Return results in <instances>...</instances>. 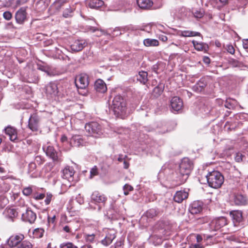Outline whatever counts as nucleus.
Instances as JSON below:
<instances>
[{
	"label": "nucleus",
	"mask_w": 248,
	"mask_h": 248,
	"mask_svg": "<svg viewBox=\"0 0 248 248\" xmlns=\"http://www.w3.org/2000/svg\"><path fill=\"white\" fill-rule=\"evenodd\" d=\"M89 78L86 74H81L76 77L75 84L78 89H85L89 85Z\"/></svg>",
	"instance_id": "nucleus-6"
},
{
	"label": "nucleus",
	"mask_w": 248,
	"mask_h": 248,
	"mask_svg": "<svg viewBox=\"0 0 248 248\" xmlns=\"http://www.w3.org/2000/svg\"><path fill=\"white\" fill-rule=\"evenodd\" d=\"M15 18L17 23L23 24L26 19V10L23 8L19 9L16 14Z\"/></svg>",
	"instance_id": "nucleus-20"
},
{
	"label": "nucleus",
	"mask_w": 248,
	"mask_h": 248,
	"mask_svg": "<svg viewBox=\"0 0 248 248\" xmlns=\"http://www.w3.org/2000/svg\"><path fill=\"white\" fill-rule=\"evenodd\" d=\"M3 214L6 218L12 221H14V219L18 216L17 211L12 207H7Z\"/></svg>",
	"instance_id": "nucleus-14"
},
{
	"label": "nucleus",
	"mask_w": 248,
	"mask_h": 248,
	"mask_svg": "<svg viewBox=\"0 0 248 248\" xmlns=\"http://www.w3.org/2000/svg\"><path fill=\"white\" fill-rule=\"evenodd\" d=\"M224 106L230 109H232L234 107V104L230 100H227L225 103Z\"/></svg>",
	"instance_id": "nucleus-47"
},
{
	"label": "nucleus",
	"mask_w": 248,
	"mask_h": 248,
	"mask_svg": "<svg viewBox=\"0 0 248 248\" xmlns=\"http://www.w3.org/2000/svg\"><path fill=\"white\" fill-rule=\"evenodd\" d=\"M227 218L225 217H221L213 219L211 223V226L212 228H214L215 230H217L227 225Z\"/></svg>",
	"instance_id": "nucleus-10"
},
{
	"label": "nucleus",
	"mask_w": 248,
	"mask_h": 248,
	"mask_svg": "<svg viewBox=\"0 0 248 248\" xmlns=\"http://www.w3.org/2000/svg\"><path fill=\"white\" fill-rule=\"evenodd\" d=\"M116 237V233L113 230H109L105 237L101 241L102 245L105 246L109 245Z\"/></svg>",
	"instance_id": "nucleus-19"
},
{
	"label": "nucleus",
	"mask_w": 248,
	"mask_h": 248,
	"mask_svg": "<svg viewBox=\"0 0 248 248\" xmlns=\"http://www.w3.org/2000/svg\"><path fill=\"white\" fill-rule=\"evenodd\" d=\"M203 62L205 63L209 64L210 62V59L208 57H204L203 58Z\"/></svg>",
	"instance_id": "nucleus-60"
},
{
	"label": "nucleus",
	"mask_w": 248,
	"mask_h": 248,
	"mask_svg": "<svg viewBox=\"0 0 248 248\" xmlns=\"http://www.w3.org/2000/svg\"><path fill=\"white\" fill-rule=\"evenodd\" d=\"M193 14L195 17L200 18L203 16L204 12L202 10H200V11L196 10L193 12Z\"/></svg>",
	"instance_id": "nucleus-45"
},
{
	"label": "nucleus",
	"mask_w": 248,
	"mask_h": 248,
	"mask_svg": "<svg viewBox=\"0 0 248 248\" xmlns=\"http://www.w3.org/2000/svg\"><path fill=\"white\" fill-rule=\"evenodd\" d=\"M160 39L163 41V42H166L168 40V38L166 36H165V35H162L161 37H160Z\"/></svg>",
	"instance_id": "nucleus-64"
},
{
	"label": "nucleus",
	"mask_w": 248,
	"mask_h": 248,
	"mask_svg": "<svg viewBox=\"0 0 248 248\" xmlns=\"http://www.w3.org/2000/svg\"><path fill=\"white\" fill-rule=\"evenodd\" d=\"M52 195L51 193H47L46 194V199L45 200V202L46 205H48L52 199Z\"/></svg>",
	"instance_id": "nucleus-51"
},
{
	"label": "nucleus",
	"mask_w": 248,
	"mask_h": 248,
	"mask_svg": "<svg viewBox=\"0 0 248 248\" xmlns=\"http://www.w3.org/2000/svg\"><path fill=\"white\" fill-rule=\"evenodd\" d=\"M233 200L236 205H244L246 203V197L242 194H235L234 195Z\"/></svg>",
	"instance_id": "nucleus-28"
},
{
	"label": "nucleus",
	"mask_w": 248,
	"mask_h": 248,
	"mask_svg": "<svg viewBox=\"0 0 248 248\" xmlns=\"http://www.w3.org/2000/svg\"><path fill=\"white\" fill-rule=\"evenodd\" d=\"M86 46L84 41L76 40L71 45V49L75 52L81 51Z\"/></svg>",
	"instance_id": "nucleus-24"
},
{
	"label": "nucleus",
	"mask_w": 248,
	"mask_h": 248,
	"mask_svg": "<svg viewBox=\"0 0 248 248\" xmlns=\"http://www.w3.org/2000/svg\"><path fill=\"white\" fill-rule=\"evenodd\" d=\"M179 35L183 37H191L200 36V33L199 32H195L190 31H180L178 33Z\"/></svg>",
	"instance_id": "nucleus-29"
},
{
	"label": "nucleus",
	"mask_w": 248,
	"mask_h": 248,
	"mask_svg": "<svg viewBox=\"0 0 248 248\" xmlns=\"http://www.w3.org/2000/svg\"><path fill=\"white\" fill-rule=\"evenodd\" d=\"M170 106L172 110L178 111L181 109L183 106L182 100L177 96L172 98L170 101Z\"/></svg>",
	"instance_id": "nucleus-15"
},
{
	"label": "nucleus",
	"mask_w": 248,
	"mask_h": 248,
	"mask_svg": "<svg viewBox=\"0 0 248 248\" xmlns=\"http://www.w3.org/2000/svg\"><path fill=\"white\" fill-rule=\"evenodd\" d=\"M92 201L95 204H101L104 205L107 198L98 191H94L91 196Z\"/></svg>",
	"instance_id": "nucleus-11"
},
{
	"label": "nucleus",
	"mask_w": 248,
	"mask_h": 248,
	"mask_svg": "<svg viewBox=\"0 0 248 248\" xmlns=\"http://www.w3.org/2000/svg\"><path fill=\"white\" fill-rule=\"evenodd\" d=\"M162 92L163 90L161 87L156 86L154 89L153 93L154 96L157 97L161 95Z\"/></svg>",
	"instance_id": "nucleus-37"
},
{
	"label": "nucleus",
	"mask_w": 248,
	"mask_h": 248,
	"mask_svg": "<svg viewBox=\"0 0 248 248\" xmlns=\"http://www.w3.org/2000/svg\"><path fill=\"white\" fill-rule=\"evenodd\" d=\"M203 203L199 201L193 202L189 207V211L193 215L200 213L202 210Z\"/></svg>",
	"instance_id": "nucleus-13"
},
{
	"label": "nucleus",
	"mask_w": 248,
	"mask_h": 248,
	"mask_svg": "<svg viewBox=\"0 0 248 248\" xmlns=\"http://www.w3.org/2000/svg\"><path fill=\"white\" fill-rule=\"evenodd\" d=\"M39 69L43 71L46 72L47 73V74L49 76L54 75L53 74L50 73V72L48 69H46L45 67H40L39 68Z\"/></svg>",
	"instance_id": "nucleus-56"
},
{
	"label": "nucleus",
	"mask_w": 248,
	"mask_h": 248,
	"mask_svg": "<svg viewBox=\"0 0 248 248\" xmlns=\"http://www.w3.org/2000/svg\"><path fill=\"white\" fill-rule=\"evenodd\" d=\"M40 118L35 114L31 115L28 121V127L32 131H37L39 129Z\"/></svg>",
	"instance_id": "nucleus-7"
},
{
	"label": "nucleus",
	"mask_w": 248,
	"mask_h": 248,
	"mask_svg": "<svg viewBox=\"0 0 248 248\" xmlns=\"http://www.w3.org/2000/svg\"><path fill=\"white\" fill-rule=\"evenodd\" d=\"M111 108L117 117L123 116L125 113L126 110L125 100L121 95L115 96L112 101Z\"/></svg>",
	"instance_id": "nucleus-3"
},
{
	"label": "nucleus",
	"mask_w": 248,
	"mask_h": 248,
	"mask_svg": "<svg viewBox=\"0 0 248 248\" xmlns=\"http://www.w3.org/2000/svg\"><path fill=\"white\" fill-rule=\"evenodd\" d=\"M85 130L91 136L97 137L103 134L101 125L97 122H92L85 126Z\"/></svg>",
	"instance_id": "nucleus-4"
},
{
	"label": "nucleus",
	"mask_w": 248,
	"mask_h": 248,
	"mask_svg": "<svg viewBox=\"0 0 248 248\" xmlns=\"http://www.w3.org/2000/svg\"><path fill=\"white\" fill-rule=\"evenodd\" d=\"M245 156L241 153H237L236 154L235 156V160L237 162H240L243 161V158H245Z\"/></svg>",
	"instance_id": "nucleus-44"
},
{
	"label": "nucleus",
	"mask_w": 248,
	"mask_h": 248,
	"mask_svg": "<svg viewBox=\"0 0 248 248\" xmlns=\"http://www.w3.org/2000/svg\"><path fill=\"white\" fill-rule=\"evenodd\" d=\"M204 176L209 186L214 188L220 187L224 181V176L218 171L209 172Z\"/></svg>",
	"instance_id": "nucleus-2"
},
{
	"label": "nucleus",
	"mask_w": 248,
	"mask_h": 248,
	"mask_svg": "<svg viewBox=\"0 0 248 248\" xmlns=\"http://www.w3.org/2000/svg\"><path fill=\"white\" fill-rule=\"evenodd\" d=\"M24 239L23 234L19 233L11 236L7 241V243L10 247L14 248L18 247L20 242Z\"/></svg>",
	"instance_id": "nucleus-8"
},
{
	"label": "nucleus",
	"mask_w": 248,
	"mask_h": 248,
	"mask_svg": "<svg viewBox=\"0 0 248 248\" xmlns=\"http://www.w3.org/2000/svg\"><path fill=\"white\" fill-rule=\"evenodd\" d=\"M69 142L72 146L79 147L80 146H83L85 141L81 136L76 135L72 137Z\"/></svg>",
	"instance_id": "nucleus-17"
},
{
	"label": "nucleus",
	"mask_w": 248,
	"mask_h": 248,
	"mask_svg": "<svg viewBox=\"0 0 248 248\" xmlns=\"http://www.w3.org/2000/svg\"><path fill=\"white\" fill-rule=\"evenodd\" d=\"M192 169L193 163L188 158H183L179 165L178 173L180 184L186 181Z\"/></svg>",
	"instance_id": "nucleus-1"
},
{
	"label": "nucleus",
	"mask_w": 248,
	"mask_h": 248,
	"mask_svg": "<svg viewBox=\"0 0 248 248\" xmlns=\"http://www.w3.org/2000/svg\"><path fill=\"white\" fill-rule=\"evenodd\" d=\"M158 214V210L155 208H151L148 210L144 215L142 217V219L147 217L148 219H153L154 217L157 216Z\"/></svg>",
	"instance_id": "nucleus-26"
},
{
	"label": "nucleus",
	"mask_w": 248,
	"mask_h": 248,
	"mask_svg": "<svg viewBox=\"0 0 248 248\" xmlns=\"http://www.w3.org/2000/svg\"><path fill=\"white\" fill-rule=\"evenodd\" d=\"M94 88L97 92L101 93H104L107 90L106 83L101 79H98L95 81Z\"/></svg>",
	"instance_id": "nucleus-22"
},
{
	"label": "nucleus",
	"mask_w": 248,
	"mask_h": 248,
	"mask_svg": "<svg viewBox=\"0 0 248 248\" xmlns=\"http://www.w3.org/2000/svg\"><path fill=\"white\" fill-rule=\"evenodd\" d=\"M229 0H213V2L216 3L217 4H219L217 6L218 7L222 6L226 4Z\"/></svg>",
	"instance_id": "nucleus-46"
},
{
	"label": "nucleus",
	"mask_w": 248,
	"mask_h": 248,
	"mask_svg": "<svg viewBox=\"0 0 248 248\" xmlns=\"http://www.w3.org/2000/svg\"><path fill=\"white\" fill-rule=\"evenodd\" d=\"M85 238L87 242H93L94 240L95 235L94 234H87Z\"/></svg>",
	"instance_id": "nucleus-50"
},
{
	"label": "nucleus",
	"mask_w": 248,
	"mask_h": 248,
	"mask_svg": "<svg viewBox=\"0 0 248 248\" xmlns=\"http://www.w3.org/2000/svg\"><path fill=\"white\" fill-rule=\"evenodd\" d=\"M36 164L35 162H31L28 166V173L31 177H35Z\"/></svg>",
	"instance_id": "nucleus-33"
},
{
	"label": "nucleus",
	"mask_w": 248,
	"mask_h": 248,
	"mask_svg": "<svg viewBox=\"0 0 248 248\" xmlns=\"http://www.w3.org/2000/svg\"><path fill=\"white\" fill-rule=\"evenodd\" d=\"M137 2L140 8L144 9L150 8L153 4L150 0H137Z\"/></svg>",
	"instance_id": "nucleus-27"
},
{
	"label": "nucleus",
	"mask_w": 248,
	"mask_h": 248,
	"mask_svg": "<svg viewBox=\"0 0 248 248\" xmlns=\"http://www.w3.org/2000/svg\"><path fill=\"white\" fill-rule=\"evenodd\" d=\"M227 51L231 54H233L235 52V49L233 46L231 45H227L226 46Z\"/></svg>",
	"instance_id": "nucleus-49"
},
{
	"label": "nucleus",
	"mask_w": 248,
	"mask_h": 248,
	"mask_svg": "<svg viewBox=\"0 0 248 248\" xmlns=\"http://www.w3.org/2000/svg\"><path fill=\"white\" fill-rule=\"evenodd\" d=\"M129 166V164L128 162H127L125 160H124V168L125 169H127L128 168Z\"/></svg>",
	"instance_id": "nucleus-61"
},
{
	"label": "nucleus",
	"mask_w": 248,
	"mask_h": 248,
	"mask_svg": "<svg viewBox=\"0 0 248 248\" xmlns=\"http://www.w3.org/2000/svg\"><path fill=\"white\" fill-rule=\"evenodd\" d=\"M124 193L125 195H127L129 192L133 190V187L128 184H125L123 187Z\"/></svg>",
	"instance_id": "nucleus-39"
},
{
	"label": "nucleus",
	"mask_w": 248,
	"mask_h": 248,
	"mask_svg": "<svg viewBox=\"0 0 248 248\" xmlns=\"http://www.w3.org/2000/svg\"><path fill=\"white\" fill-rule=\"evenodd\" d=\"M44 232L42 228H36L33 232V237L36 238H41L44 235Z\"/></svg>",
	"instance_id": "nucleus-34"
},
{
	"label": "nucleus",
	"mask_w": 248,
	"mask_h": 248,
	"mask_svg": "<svg viewBox=\"0 0 248 248\" xmlns=\"http://www.w3.org/2000/svg\"><path fill=\"white\" fill-rule=\"evenodd\" d=\"M148 74L145 71H140L139 73V75L138 76L137 79L140 82L145 84L147 80H148Z\"/></svg>",
	"instance_id": "nucleus-32"
},
{
	"label": "nucleus",
	"mask_w": 248,
	"mask_h": 248,
	"mask_svg": "<svg viewBox=\"0 0 248 248\" xmlns=\"http://www.w3.org/2000/svg\"><path fill=\"white\" fill-rule=\"evenodd\" d=\"M60 248H78L71 242L63 243L60 245Z\"/></svg>",
	"instance_id": "nucleus-38"
},
{
	"label": "nucleus",
	"mask_w": 248,
	"mask_h": 248,
	"mask_svg": "<svg viewBox=\"0 0 248 248\" xmlns=\"http://www.w3.org/2000/svg\"><path fill=\"white\" fill-rule=\"evenodd\" d=\"M45 162L44 158L41 155H37L34 158V162L38 165H41Z\"/></svg>",
	"instance_id": "nucleus-41"
},
{
	"label": "nucleus",
	"mask_w": 248,
	"mask_h": 248,
	"mask_svg": "<svg viewBox=\"0 0 248 248\" xmlns=\"http://www.w3.org/2000/svg\"><path fill=\"white\" fill-rule=\"evenodd\" d=\"M86 3L91 8L97 9L103 5L104 2L101 0H87Z\"/></svg>",
	"instance_id": "nucleus-25"
},
{
	"label": "nucleus",
	"mask_w": 248,
	"mask_h": 248,
	"mask_svg": "<svg viewBox=\"0 0 248 248\" xmlns=\"http://www.w3.org/2000/svg\"><path fill=\"white\" fill-rule=\"evenodd\" d=\"M230 215L232 220L234 226L237 227L242 220V212L238 210H233L230 212Z\"/></svg>",
	"instance_id": "nucleus-12"
},
{
	"label": "nucleus",
	"mask_w": 248,
	"mask_h": 248,
	"mask_svg": "<svg viewBox=\"0 0 248 248\" xmlns=\"http://www.w3.org/2000/svg\"><path fill=\"white\" fill-rule=\"evenodd\" d=\"M233 149V147L232 145H228L225 147L224 149V154L226 155H229L230 153L229 151L232 150Z\"/></svg>",
	"instance_id": "nucleus-52"
},
{
	"label": "nucleus",
	"mask_w": 248,
	"mask_h": 248,
	"mask_svg": "<svg viewBox=\"0 0 248 248\" xmlns=\"http://www.w3.org/2000/svg\"><path fill=\"white\" fill-rule=\"evenodd\" d=\"M243 45L244 48H248V39L243 41Z\"/></svg>",
	"instance_id": "nucleus-59"
},
{
	"label": "nucleus",
	"mask_w": 248,
	"mask_h": 248,
	"mask_svg": "<svg viewBox=\"0 0 248 248\" xmlns=\"http://www.w3.org/2000/svg\"><path fill=\"white\" fill-rule=\"evenodd\" d=\"M196 240H197V242L198 243L201 244L200 243L202 240V236L201 235H200V234H197L196 235Z\"/></svg>",
	"instance_id": "nucleus-58"
},
{
	"label": "nucleus",
	"mask_w": 248,
	"mask_h": 248,
	"mask_svg": "<svg viewBox=\"0 0 248 248\" xmlns=\"http://www.w3.org/2000/svg\"><path fill=\"white\" fill-rule=\"evenodd\" d=\"M75 171L72 167L67 166L62 170V177L70 182L73 180Z\"/></svg>",
	"instance_id": "nucleus-18"
},
{
	"label": "nucleus",
	"mask_w": 248,
	"mask_h": 248,
	"mask_svg": "<svg viewBox=\"0 0 248 248\" xmlns=\"http://www.w3.org/2000/svg\"><path fill=\"white\" fill-rule=\"evenodd\" d=\"M63 230L66 232H70V229L68 226H64L63 228Z\"/></svg>",
	"instance_id": "nucleus-63"
},
{
	"label": "nucleus",
	"mask_w": 248,
	"mask_h": 248,
	"mask_svg": "<svg viewBox=\"0 0 248 248\" xmlns=\"http://www.w3.org/2000/svg\"><path fill=\"white\" fill-rule=\"evenodd\" d=\"M43 149L46 152V155L49 156L55 163H58L62 161L61 154L57 152L53 146H44Z\"/></svg>",
	"instance_id": "nucleus-5"
},
{
	"label": "nucleus",
	"mask_w": 248,
	"mask_h": 248,
	"mask_svg": "<svg viewBox=\"0 0 248 248\" xmlns=\"http://www.w3.org/2000/svg\"><path fill=\"white\" fill-rule=\"evenodd\" d=\"M5 134L9 136L10 140L13 141H16L17 140L16 130L14 127L8 126L4 129Z\"/></svg>",
	"instance_id": "nucleus-23"
},
{
	"label": "nucleus",
	"mask_w": 248,
	"mask_h": 248,
	"mask_svg": "<svg viewBox=\"0 0 248 248\" xmlns=\"http://www.w3.org/2000/svg\"><path fill=\"white\" fill-rule=\"evenodd\" d=\"M72 10L71 8H67L63 12V16L67 18L72 16Z\"/></svg>",
	"instance_id": "nucleus-43"
},
{
	"label": "nucleus",
	"mask_w": 248,
	"mask_h": 248,
	"mask_svg": "<svg viewBox=\"0 0 248 248\" xmlns=\"http://www.w3.org/2000/svg\"><path fill=\"white\" fill-rule=\"evenodd\" d=\"M203 247L201 244H192L190 245L189 248H203Z\"/></svg>",
	"instance_id": "nucleus-55"
},
{
	"label": "nucleus",
	"mask_w": 248,
	"mask_h": 248,
	"mask_svg": "<svg viewBox=\"0 0 248 248\" xmlns=\"http://www.w3.org/2000/svg\"><path fill=\"white\" fill-rule=\"evenodd\" d=\"M58 93L57 84L55 82H50L46 86V93L47 96L55 97L57 95Z\"/></svg>",
	"instance_id": "nucleus-9"
},
{
	"label": "nucleus",
	"mask_w": 248,
	"mask_h": 248,
	"mask_svg": "<svg viewBox=\"0 0 248 248\" xmlns=\"http://www.w3.org/2000/svg\"><path fill=\"white\" fill-rule=\"evenodd\" d=\"M193 44L195 48L197 50L201 51L205 49V45L202 43L193 41Z\"/></svg>",
	"instance_id": "nucleus-36"
},
{
	"label": "nucleus",
	"mask_w": 248,
	"mask_h": 248,
	"mask_svg": "<svg viewBox=\"0 0 248 248\" xmlns=\"http://www.w3.org/2000/svg\"><path fill=\"white\" fill-rule=\"evenodd\" d=\"M3 16L5 19L9 20L12 18V15L11 12L6 11L3 13Z\"/></svg>",
	"instance_id": "nucleus-48"
},
{
	"label": "nucleus",
	"mask_w": 248,
	"mask_h": 248,
	"mask_svg": "<svg viewBox=\"0 0 248 248\" xmlns=\"http://www.w3.org/2000/svg\"><path fill=\"white\" fill-rule=\"evenodd\" d=\"M143 44L146 46H156L159 45V42L155 39L147 38L143 40Z\"/></svg>",
	"instance_id": "nucleus-31"
},
{
	"label": "nucleus",
	"mask_w": 248,
	"mask_h": 248,
	"mask_svg": "<svg viewBox=\"0 0 248 248\" xmlns=\"http://www.w3.org/2000/svg\"><path fill=\"white\" fill-rule=\"evenodd\" d=\"M230 63L234 67H237L240 65L239 62L234 59L231 60L230 61Z\"/></svg>",
	"instance_id": "nucleus-54"
},
{
	"label": "nucleus",
	"mask_w": 248,
	"mask_h": 248,
	"mask_svg": "<svg viewBox=\"0 0 248 248\" xmlns=\"http://www.w3.org/2000/svg\"><path fill=\"white\" fill-rule=\"evenodd\" d=\"M188 196V192L185 190H180L176 192L173 197V200L176 202L181 203L184 200L187 199Z\"/></svg>",
	"instance_id": "nucleus-21"
},
{
	"label": "nucleus",
	"mask_w": 248,
	"mask_h": 248,
	"mask_svg": "<svg viewBox=\"0 0 248 248\" xmlns=\"http://www.w3.org/2000/svg\"><path fill=\"white\" fill-rule=\"evenodd\" d=\"M67 140V138L65 135H62L61 138V141L62 142H65Z\"/></svg>",
	"instance_id": "nucleus-62"
},
{
	"label": "nucleus",
	"mask_w": 248,
	"mask_h": 248,
	"mask_svg": "<svg viewBox=\"0 0 248 248\" xmlns=\"http://www.w3.org/2000/svg\"><path fill=\"white\" fill-rule=\"evenodd\" d=\"M22 218L25 221L32 223L36 219V215L32 210L27 209L26 212L22 214Z\"/></svg>",
	"instance_id": "nucleus-16"
},
{
	"label": "nucleus",
	"mask_w": 248,
	"mask_h": 248,
	"mask_svg": "<svg viewBox=\"0 0 248 248\" xmlns=\"http://www.w3.org/2000/svg\"><path fill=\"white\" fill-rule=\"evenodd\" d=\"M206 86L204 80H200L193 87V90L196 92H201Z\"/></svg>",
	"instance_id": "nucleus-30"
},
{
	"label": "nucleus",
	"mask_w": 248,
	"mask_h": 248,
	"mask_svg": "<svg viewBox=\"0 0 248 248\" xmlns=\"http://www.w3.org/2000/svg\"><path fill=\"white\" fill-rule=\"evenodd\" d=\"M45 197V194L43 193H40L39 194H37L36 195H34L33 197V198L35 199L36 200H42L44 199Z\"/></svg>",
	"instance_id": "nucleus-53"
},
{
	"label": "nucleus",
	"mask_w": 248,
	"mask_h": 248,
	"mask_svg": "<svg viewBox=\"0 0 248 248\" xmlns=\"http://www.w3.org/2000/svg\"><path fill=\"white\" fill-rule=\"evenodd\" d=\"M98 174V170L97 167L96 166H93L90 170V178H92Z\"/></svg>",
	"instance_id": "nucleus-40"
},
{
	"label": "nucleus",
	"mask_w": 248,
	"mask_h": 248,
	"mask_svg": "<svg viewBox=\"0 0 248 248\" xmlns=\"http://www.w3.org/2000/svg\"><path fill=\"white\" fill-rule=\"evenodd\" d=\"M23 194L27 196H30L32 192V189L31 186L26 187L22 190Z\"/></svg>",
	"instance_id": "nucleus-42"
},
{
	"label": "nucleus",
	"mask_w": 248,
	"mask_h": 248,
	"mask_svg": "<svg viewBox=\"0 0 248 248\" xmlns=\"http://www.w3.org/2000/svg\"><path fill=\"white\" fill-rule=\"evenodd\" d=\"M31 244L28 241H22L17 248H32Z\"/></svg>",
	"instance_id": "nucleus-35"
},
{
	"label": "nucleus",
	"mask_w": 248,
	"mask_h": 248,
	"mask_svg": "<svg viewBox=\"0 0 248 248\" xmlns=\"http://www.w3.org/2000/svg\"><path fill=\"white\" fill-rule=\"evenodd\" d=\"M120 29L119 28H116L113 31V35H116V36H118V35H119L120 34H121V32L120 31Z\"/></svg>",
	"instance_id": "nucleus-57"
}]
</instances>
